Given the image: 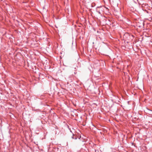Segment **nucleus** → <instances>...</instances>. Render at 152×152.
<instances>
[{"label":"nucleus","instance_id":"f257e3e1","mask_svg":"<svg viewBox=\"0 0 152 152\" xmlns=\"http://www.w3.org/2000/svg\"><path fill=\"white\" fill-rule=\"evenodd\" d=\"M102 7V6H101L100 7H98L96 8V11L97 12H98L99 14L100 15H101L102 12L100 11V10L99 9H100Z\"/></svg>","mask_w":152,"mask_h":152},{"label":"nucleus","instance_id":"7ed1b4c3","mask_svg":"<svg viewBox=\"0 0 152 152\" xmlns=\"http://www.w3.org/2000/svg\"><path fill=\"white\" fill-rule=\"evenodd\" d=\"M72 137V138L75 139V140L77 139V137H75V138H74L73 137Z\"/></svg>","mask_w":152,"mask_h":152},{"label":"nucleus","instance_id":"f03ea898","mask_svg":"<svg viewBox=\"0 0 152 152\" xmlns=\"http://www.w3.org/2000/svg\"><path fill=\"white\" fill-rule=\"evenodd\" d=\"M142 24H141V25H138V24H137V26L139 27H141L142 26H143V21H142Z\"/></svg>","mask_w":152,"mask_h":152},{"label":"nucleus","instance_id":"20e7f679","mask_svg":"<svg viewBox=\"0 0 152 152\" xmlns=\"http://www.w3.org/2000/svg\"><path fill=\"white\" fill-rule=\"evenodd\" d=\"M95 152H96V150H95Z\"/></svg>","mask_w":152,"mask_h":152}]
</instances>
